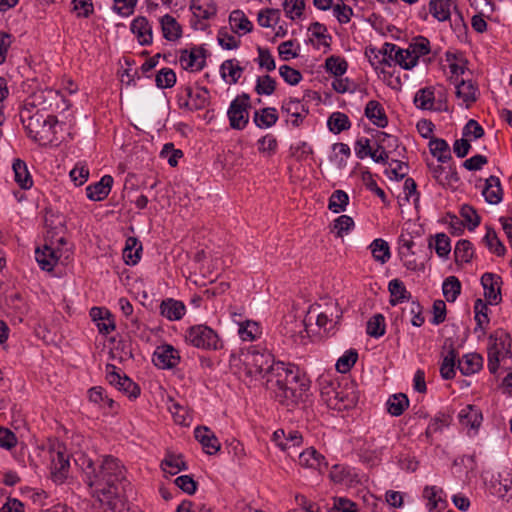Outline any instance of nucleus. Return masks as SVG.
Wrapping results in <instances>:
<instances>
[{
  "label": "nucleus",
  "mask_w": 512,
  "mask_h": 512,
  "mask_svg": "<svg viewBox=\"0 0 512 512\" xmlns=\"http://www.w3.org/2000/svg\"><path fill=\"white\" fill-rule=\"evenodd\" d=\"M46 227L49 229L47 230V239H49L50 243H46L43 247V249L37 248L35 251V258L38 262L41 269L46 271H52L56 263L58 262V259L60 257L59 255V248H54V241L53 239L58 235V229L60 228L61 231H63L64 226L62 222H59V227H51V225L48 223V219H45Z\"/></svg>",
  "instance_id": "obj_7"
},
{
  "label": "nucleus",
  "mask_w": 512,
  "mask_h": 512,
  "mask_svg": "<svg viewBox=\"0 0 512 512\" xmlns=\"http://www.w3.org/2000/svg\"><path fill=\"white\" fill-rule=\"evenodd\" d=\"M242 356L246 375L261 378L271 398L287 410L308 397L311 381L298 366L275 361L269 351L257 347H250Z\"/></svg>",
  "instance_id": "obj_1"
},
{
  "label": "nucleus",
  "mask_w": 512,
  "mask_h": 512,
  "mask_svg": "<svg viewBox=\"0 0 512 512\" xmlns=\"http://www.w3.org/2000/svg\"><path fill=\"white\" fill-rule=\"evenodd\" d=\"M69 468L68 456L62 452L57 451L55 456L52 458V469L53 475L56 479H63L66 477V472Z\"/></svg>",
  "instance_id": "obj_45"
},
{
  "label": "nucleus",
  "mask_w": 512,
  "mask_h": 512,
  "mask_svg": "<svg viewBox=\"0 0 512 512\" xmlns=\"http://www.w3.org/2000/svg\"><path fill=\"white\" fill-rule=\"evenodd\" d=\"M82 466L84 481L92 489V496L100 502L106 501L110 506L111 500L120 495V486L123 491L126 490L125 469L117 458L105 456L96 467L91 459L83 455Z\"/></svg>",
  "instance_id": "obj_2"
},
{
  "label": "nucleus",
  "mask_w": 512,
  "mask_h": 512,
  "mask_svg": "<svg viewBox=\"0 0 512 512\" xmlns=\"http://www.w3.org/2000/svg\"><path fill=\"white\" fill-rule=\"evenodd\" d=\"M478 87L472 81L461 80L456 85V96L463 100L466 108H470L477 101Z\"/></svg>",
  "instance_id": "obj_29"
},
{
  "label": "nucleus",
  "mask_w": 512,
  "mask_h": 512,
  "mask_svg": "<svg viewBox=\"0 0 512 512\" xmlns=\"http://www.w3.org/2000/svg\"><path fill=\"white\" fill-rule=\"evenodd\" d=\"M113 185V177L111 175H104L100 181L86 187V194L88 199L92 201H102L110 193Z\"/></svg>",
  "instance_id": "obj_20"
},
{
  "label": "nucleus",
  "mask_w": 512,
  "mask_h": 512,
  "mask_svg": "<svg viewBox=\"0 0 512 512\" xmlns=\"http://www.w3.org/2000/svg\"><path fill=\"white\" fill-rule=\"evenodd\" d=\"M481 284L484 289V297L490 305H498L502 301L501 277L497 274L486 272L481 276Z\"/></svg>",
  "instance_id": "obj_13"
},
{
  "label": "nucleus",
  "mask_w": 512,
  "mask_h": 512,
  "mask_svg": "<svg viewBox=\"0 0 512 512\" xmlns=\"http://www.w3.org/2000/svg\"><path fill=\"white\" fill-rule=\"evenodd\" d=\"M238 333L242 340L253 341L260 335V328L256 322L246 321L240 324Z\"/></svg>",
  "instance_id": "obj_61"
},
{
  "label": "nucleus",
  "mask_w": 512,
  "mask_h": 512,
  "mask_svg": "<svg viewBox=\"0 0 512 512\" xmlns=\"http://www.w3.org/2000/svg\"><path fill=\"white\" fill-rule=\"evenodd\" d=\"M487 302L483 301L482 299L478 298L474 302V313H475V321H476V327L475 332L480 329L482 331H485L486 327L489 322V308H488Z\"/></svg>",
  "instance_id": "obj_37"
},
{
  "label": "nucleus",
  "mask_w": 512,
  "mask_h": 512,
  "mask_svg": "<svg viewBox=\"0 0 512 512\" xmlns=\"http://www.w3.org/2000/svg\"><path fill=\"white\" fill-rule=\"evenodd\" d=\"M277 83L270 75L258 76L255 85V92L258 95H272L276 90Z\"/></svg>",
  "instance_id": "obj_52"
},
{
  "label": "nucleus",
  "mask_w": 512,
  "mask_h": 512,
  "mask_svg": "<svg viewBox=\"0 0 512 512\" xmlns=\"http://www.w3.org/2000/svg\"><path fill=\"white\" fill-rule=\"evenodd\" d=\"M160 24L163 37L166 40L174 42L181 38L182 27L173 16L165 14L161 17Z\"/></svg>",
  "instance_id": "obj_27"
},
{
  "label": "nucleus",
  "mask_w": 512,
  "mask_h": 512,
  "mask_svg": "<svg viewBox=\"0 0 512 512\" xmlns=\"http://www.w3.org/2000/svg\"><path fill=\"white\" fill-rule=\"evenodd\" d=\"M511 347L512 340L506 331L498 329L490 334L487 349V367L491 374L498 371L501 360L512 357Z\"/></svg>",
  "instance_id": "obj_4"
},
{
  "label": "nucleus",
  "mask_w": 512,
  "mask_h": 512,
  "mask_svg": "<svg viewBox=\"0 0 512 512\" xmlns=\"http://www.w3.org/2000/svg\"><path fill=\"white\" fill-rule=\"evenodd\" d=\"M490 252L502 257L506 253V248L502 241L498 238L496 231L492 227H486V234L483 238Z\"/></svg>",
  "instance_id": "obj_38"
},
{
  "label": "nucleus",
  "mask_w": 512,
  "mask_h": 512,
  "mask_svg": "<svg viewBox=\"0 0 512 512\" xmlns=\"http://www.w3.org/2000/svg\"><path fill=\"white\" fill-rule=\"evenodd\" d=\"M435 251L441 258H446L451 251L450 239L445 233L435 235Z\"/></svg>",
  "instance_id": "obj_64"
},
{
  "label": "nucleus",
  "mask_w": 512,
  "mask_h": 512,
  "mask_svg": "<svg viewBox=\"0 0 512 512\" xmlns=\"http://www.w3.org/2000/svg\"><path fill=\"white\" fill-rule=\"evenodd\" d=\"M423 498L427 500L426 507L431 512L441 511L447 505L442 488L437 486H426L423 489Z\"/></svg>",
  "instance_id": "obj_22"
},
{
  "label": "nucleus",
  "mask_w": 512,
  "mask_h": 512,
  "mask_svg": "<svg viewBox=\"0 0 512 512\" xmlns=\"http://www.w3.org/2000/svg\"><path fill=\"white\" fill-rule=\"evenodd\" d=\"M190 10L197 19L208 20L217 13V6L214 2H201L200 0H191Z\"/></svg>",
  "instance_id": "obj_34"
},
{
  "label": "nucleus",
  "mask_w": 512,
  "mask_h": 512,
  "mask_svg": "<svg viewBox=\"0 0 512 512\" xmlns=\"http://www.w3.org/2000/svg\"><path fill=\"white\" fill-rule=\"evenodd\" d=\"M185 339L192 346L203 350H220L223 348V341L218 334L212 328L203 324L189 327Z\"/></svg>",
  "instance_id": "obj_5"
},
{
  "label": "nucleus",
  "mask_w": 512,
  "mask_h": 512,
  "mask_svg": "<svg viewBox=\"0 0 512 512\" xmlns=\"http://www.w3.org/2000/svg\"><path fill=\"white\" fill-rule=\"evenodd\" d=\"M208 50L203 46L194 45L181 51L179 62L183 69L201 71L206 66Z\"/></svg>",
  "instance_id": "obj_10"
},
{
  "label": "nucleus",
  "mask_w": 512,
  "mask_h": 512,
  "mask_svg": "<svg viewBox=\"0 0 512 512\" xmlns=\"http://www.w3.org/2000/svg\"><path fill=\"white\" fill-rule=\"evenodd\" d=\"M460 215L464 219L470 231H473L476 227H478L481 222V217L478 215L476 209L471 205H462L460 209Z\"/></svg>",
  "instance_id": "obj_53"
},
{
  "label": "nucleus",
  "mask_w": 512,
  "mask_h": 512,
  "mask_svg": "<svg viewBox=\"0 0 512 512\" xmlns=\"http://www.w3.org/2000/svg\"><path fill=\"white\" fill-rule=\"evenodd\" d=\"M20 120L27 135L42 145L51 144L55 140L58 119L54 115H46L33 103L26 102L20 111Z\"/></svg>",
  "instance_id": "obj_3"
},
{
  "label": "nucleus",
  "mask_w": 512,
  "mask_h": 512,
  "mask_svg": "<svg viewBox=\"0 0 512 512\" xmlns=\"http://www.w3.org/2000/svg\"><path fill=\"white\" fill-rule=\"evenodd\" d=\"M326 71L335 77H341L348 69L347 61L340 57L332 55L325 60Z\"/></svg>",
  "instance_id": "obj_44"
},
{
  "label": "nucleus",
  "mask_w": 512,
  "mask_h": 512,
  "mask_svg": "<svg viewBox=\"0 0 512 512\" xmlns=\"http://www.w3.org/2000/svg\"><path fill=\"white\" fill-rule=\"evenodd\" d=\"M283 8L286 17H288L291 20L299 19L303 15V11L305 9V1L285 0L283 3Z\"/></svg>",
  "instance_id": "obj_55"
},
{
  "label": "nucleus",
  "mask_w": 512,
  "mask_h": 512,
  "mask_svg": "<svg viewBox=\"0 0 512 512\" xmlns=\"http://www.w3.org/2000/svg\"><path fill=\"white\" fill-rule=\"evenodd\" d=\"M280 20V10L274 8L262 9L258 13L257 21L261 27L269 28Z\"/></svg>",
  "instance_id": "obj_50"
},
{
  "label": "nucleus",
  "mask_w": 512,
  "mask_h": 512,
  "mask_svg": "<svg viewBox=\"0 0 512 512\" xmlns=\"http://www.w3.org/2000/svg\"><path fill=\"white\" fill-rule=\"evenodd\" d=\"M281 109L283 112L293 117L291 123L294 127H299L309 114L308 107L302 104L299 99L292 97L283 101Z\"/></svg>",
  "instance_id": "obj_17"
},
{
  "label": "nucleus",
  "mask_w": 512,
  "mask_h": 512,
  "mask_svg": "<svg viewBox=\"0 0 512 512\" xmlns=\"http://www.w3.org/2000/svg\"><path fill=\"white\" fill-rule=\"evenodd\" d=\"M186 307L182 301L173 298L162 300L160 314L169 321H178L185 315Z\"/></svg>",
  "instance_id": "obj_21"
},
{
  "label": "nucleus",
  "mask_w": 512,
  "mask_h": 512,
  "mask_svg": "<svg viewBox=\"0 0 512 512\" xmlns=\"http://www.w3.org/2000/svg\"><path fill=\"white\" fill-rule=\"evenodd\" d=\"M358 359V352L356 349H349L346 351L336 362V369L340 373L349 372L355 365Z\"/></svg>",
  "instance_id": "obj_51"
},
{
  "label": "nucleus",
  "mask_w": 512,
  "mask_h": 512,
  "mask_svg": "<svg viewBox=\"0 0 512 512\" xmlns=\"http://www.w3.org/2000/svg\"><path fill=\"white\" fill-rule=\"evenodd\" d=\"M89 400L101 406H108L113 408L115 402L105 394V390L101 386H95L88 390Z\"/></svg>",
  "instance_id": "obj_57"
},
{
  "label": "nucleus",
  "mask_w": 512,
  "mask_h": 512,
  "mask_svg": "<svg viewBox=\"0 0 512 512\" xmlns=\"http://www.w3.org/2000/svg\"><path fill=\"white\" fill-rule=\"evenodd\" d=\"M195 439L202 445L206 454L214 455L221 447L216 435L206 426H198L194 430Z\"/></svg>",
  "instance_id": "obj_16"
},
{
  "label": "nucleus",
  "mask_w": 512,
  "mask_h": 512,
  "mask_svg": "<svg viewBox=\"0 0 512 512\" xmlns=\"http://www.w3.org/2000/svg\"><path fill=\"white\" fill-rule=\"evenodd\" d=\"M451 418L445 413H438L428 424L425 435L427 438L432 437L434 434L441 432L444 427L450 425Z\"/></svg>",
  "instance_id": "obj_49"
},
{
  "label": "nucleus",
  "mask_w": 512,
  "mask_h": 512,
  "mask_svg": "<svg viewBox=\"0 0 512 512\" xmlns=\"http://www.w3.org/2000/svg\"><path fill=\"white\" fill-rule=\"evenodd\" d=\"M458 357V352L454 348L453 344L447 352V355L443 358L440 366V375L445 380H451L455 377V364Z\"/></svg>",
  "instance_id": "obj_35"
},
{
  "label": "nucleus",
  "mask_w": 512,
  "mask_h": 512,
  "mask_svg": "<svg viewBox=\"0 0 512 512\" xmlns=\"http://www.w3.org/2000/svg\"><path fill=\"white\" fill-rule=\"evenodd\" d=\"M455 261L468 263L473 257V247L469 240H459L454 249Z\"/></svg>",
  "instance_id": "obj_48"
},
{
  "label": "nucleus",
  "mask_w": 512,
  "mask_h": 512,
  "mask_svg": "<svg viewBox=\"0 0 512 512\" xmlns=\"http://www.w3.org/2000/svg\"><path fill=\"white\" fill-rule=\"evenodd\" d=\"M299 465L305 468L321 470L327 467L325 457L320 454L314 447H309L299 454Z\"/></svg>",
  "instance_id": "obj_23"
},
{
  "label": "nucleus",
  "mask_w": 512,
  "mask_h": 512,
  "mask_svg": "<svg viewBox=\"0 0 512 512\" xmlns=\"http://www.w3.org/2000/svg\"><path fill=\"white\" fill-rule=\"evenodd\" d=\"M434 99V92L430 88H422L416 93L414 103L420 109L429 110L433 106Z\"/></svg>",
  "instance_id": "obj_58"
},
{
  "label": "nucleus",
  "mask_w": 512,
  "mask_h": 512,
  "mask_svg": "<svg viewBox=\"0 0 512 512\" xmlns=\"http://www.w3.org/2000/svg\"><path fill=\"white\" fill-rule=\"evenodd\" d=\"M385 331V317L382 314H375L368 320L366 332L369 336L379 338L385 334Z\"/></svg>",
  "instance_id": "obj_46"
},
{
  "label": "nucleus",
  "mask_w": 512,
  "mask_h": 512,
  "mask_svg": "<svg viewBox=\"0 0 512 512\" xmlns=\"http://www.w3.org/2000/svg\"><path fill=\"white\" fill-rule=\"evenodd\" d=\"M430 13L438 21H446L450 19V0H430Z\"/></svg>",
  "instance_id": "obj_41"
},
{
  "label": "nucleus",
  "mask_w": 512,
  "mask_h": 512,
  "mask_svg": "<svg viewBox=\"0 0 512 512\" xmlns=\"http://www.w3.org/2000/svg\"><path fill=\"white\" fill-rule=\"evenodd\" d=\"M332 394L327 398V404L332 409L339 411L353 408L359 400V393L352 381L338 383L337 387L332 389Z\"/></svg>",
  "instance_id": "obj_8"
},
{
  "label": "nucleus",
  "mask_w": 512,
  "mask_h": 512,
  "mask_svg": "<svg viewBox=\"0 0 512 512\" xmlns=\"http://www.w3.org/2000/svg\"><path fill=\"white\" fill-rule=\"evenodd\" d=\"M12 169L14 171V180L22 189H30L33 186L32 177L28 171L26 163L17 158L14 160Z\"/></svg>",
  "instance_id": "obj_31"
},
{
  "label": "nucleus",
  "mask_w": 512,
  "mask_h": 512,
  "mask_svg": "<svg viewBox=\"0 0 512 512\" xmlns=\"http://www.w3.org/2000/svg\"><path fill=\"white\" fill-rule=\"evenodd\" d=\"M180 359L179 351L170 344L158 346L152 356L153 364L160 369H172Z\"/></svg>",
  "instance_id": "obj_12"
},
{
  "label": "nucleus",
  "mask_w": 512,
  "mask_h": 512,
  "mask_svg": "<svg viewBox=\"0 0 512 512\" xmlns=\"http://www.w3.org/2000/svg\"><path fill=\"white\" fill-rule=\"evenodd\" d=\"M443 295L448 302H454L461 292V283L455 276H449L443 282Z\"/></svg>",
  "instance_id": "obj_47"
},
{
  "label": "nucleus",
  "mask_w": 512,
  "mask_h": 512,
  "mask_svg": "<svg viewBox=\"0 0 512 512\" xmlns=\"http://www.w3.org/2000/svg\"><path fill=\"white\" fill-rule=\"evenodd\" d=\"M229 22L233 30H240L249 33L253 29L252 22L241 10H234L229 16Z\"/></svg>",
  "instance_id": "obj_43"
},
{
  "label": "nucleus",
  "mask_w": 512,
  "mask_h": 512,
  "mask_svg": "<svg viewBox=\"0 0 512 512\" xmlns=\"http://www.w3.org/2000/svg\"><path fill=\"white\" fill-rule=\"evenodd\" d=\"M131 31L137 37L140 45H150L153 41L152 25L144 16H138L131 22Z\"/></svg>",
  "instance_id": "obj_18"
},
{
  "label": "nucleus",
  "mask_w": 512,
  "mask_h": 512,
  "mask_svg": "<svg viewBox=\"0 0 512 512\" xmlns=\"http://www.w3.org/2000/svg\"><path fill=\"white\" fill-rule=\"evenodd\" d=\"M377 150H381L379 155L370 153V157L376 163L386 164L389 159L391 150H395L399 146V140L396 136L390 135L386 132L378 131L375 135Z\"/></svg>",
  "instance_id": "obj_14"
},
{
  "label": "nucleus",
  "mask_w": 512,
  "mask_h": 512,
  "mask_svg": "<svg viewBox=\"0 0 512 512\" xmlns=\"http://www.w3.org/2000/svg\"><path fill=\"white\" fill-rule=\"evenodd\" d=\"M400 259L403 262V265L411 271H422L425 266L423 261H419L416 258L415 252L413 249L411 250H399Z\"/></svg>",
  "instance_id": "obj_54"
},
{
  "label": "nucleus",
  "mask_w": 512,
  "mask_h": 512,
  "mask_svg": "<svg viewBox=\"0 0 512 512\" xmlns=\"http://www.w3.org/2000/svg\"><path fill=\"white\" fill-rule=\"evenodd\" d=\"M251 108L250 95L242 93L238 95L230 104L227 115L230 126L233 129L242 130L249 122V109Z\"/></svg>",
  "instance_id": "obj_9"
},
{
  "label": "nucleus",
  "mask_w": 512,
  "mask_h": 512,
  "mask_svg": "<svg viewBox=\"0 0 512 512\" xmlns=\"http://www.w3.org/2000/svg\"><path fill=\"white\" fill-rule=\"evenodd\" d=\"M410 48H412V53H414L413 57H416L417 64L419 57L430 53V41L423 36H418L410 44Z\"/></svg>",
  "instance_id": "obj_62"
},
{
  "label": "nucleus",
  "mask_w": 512,
  "mask_h": 512,
  "mask_svg": "<svg viewBox=\"0 0 512 512\" xmlns=\"http://www.w3.org/2000/svg\"><path fill=\"white\" fill-rule=\"evenodd\" d=\"M430 153L437 158V161L446 164L452 160L450 147L446 140L441 138H431L429 141Z\"/></svg>",
  "instance_id": "obj_30"
},
{
  "label": "nucleus",
  "mask_w": 512,
  "mask_h": 512,
  "mask_svg": "<svg viewBox=\"0 0 512 512\" xmlns=\"http://www.w3.org/2000/svg\"><path fill=\"white\" fill-rule=\"evenodd\" d=\"M327 125L329 130L334 134H339L351 127L348 116L342 112H333L328 118Z\"/></svg>",
  "instance_id": "obj_40"
},
{
  "label": "nucleus",
  "mask_w": 512,
  "mask_h": 512,
  "mask_svg": "<svg viewBox=\"0 0 512 512\" xmlns=\"http://www.w3.org/2000/svg\"><path fill=\"white\" fill-rule=\"evenodd\" d=\"M482 367L483 357L478 353L466 354L457 362V368L465 376H469L480 371Z\"/></svg>",
  "instance_id": "obj_24"
},
{
  "label": "nucleus",
  "mask_w": 512,
  "mask_h": 512,
  "mask_svg": "<svg viewBox=\"0 0 512 512\" xmlns=\"http://www.w3.org/2000/svg\"><path fill=\"white\" fill-rule=\"evenodd\" d=\"M158 88H171L176 83V74L171 68H162L155 77Z\"/></svg>",
  "instance_id": "obj_60"
},
{
  "label": "nucleus",
  "mask_w": 512,
  "mask_h": 512,
  "mask_svg": "<svg viewBox=\"0 0 512 512\" xmlns=\"http://www.w3.org/2000/svg\"><path fill=\"white\" fill-rule=\"evenodd\" d=\"M349 197L343 190H336L332 193L329 199L328 207L334 213L344 211L348 205Z\"/></svg>",
  "instance_id": "obj_56"
},
{
  "label": "nucleus",
  "mask_w": 512,
  "mask_h": 512,
  "mask_svg": "<svg viewBox=\"0 0 512 512\" xmlns=\"http://www.w3.org/2000/svg\"><path fill=\"white\" fill-rule=\"evenodd\" d=\"M243 68L239 66L238 61L235 59L225 60L220 66V73L223 79H226L227 75L230 77V83L235 84L238 82Z\"/></svg>",
  "instance_id": "obj_39"
},
{
  "label": "nucleus",
  "mask_w": 512,
  "mask_h": 512,
  "mask_svg": "<svg viewBox=\"0 0 512 512\" xmlns=\"http://www.w3.org/2000/svg\"><path fill=\"white\" fill-rule=\"evenodd\" d=\"M290 153L293 158L301 162L313 154V149L307 142L301 141L290 147Z\"/></svg>",
  "instance_id": "obj_63"
},
{
  "label": "nucleus",
  "mask_w": 512,
  "mask_h": 512,
  "mask_svg": "<svg viewBox=\"0 0 512 512\" xmlns=\"http://www.w3.org/2000/svg\"><path fill=\"white\" fill-rule=\"evenodd\" d=\"M177 99L181 109L197 111L210 104V92L204 86L188 84L179 88Z\"/></svg>",
  "instance_id": "obj_6"
},
{
  "label": "nucleus",
  "mask_w": 512,
  "mask_h": 512,
  "mask_svg": "<svg viewBox=\"0 0 512 512\" xmlns=\"http://www.w3.org/2000/svg\"><path fill=\"white\" fill-rule=\"evenodd\" d=\"M482 195L491 205H497L503 200L504 191L499 177L491 175L485 180Z\"/></svg>",
  "instance_id": "obj_19"
},
{
  "label": "nucleus",
  "mask_w": 512,
  "mask_h": 512,
  "mask_svg": "<svg viewBox=\"0 0 512 512\" xmlns=\"http://www.w3.org/2000/svg\"><path fill=\"white\" fill-rule=\"evenodd\" d=\"M365 116L377 127L384 128L388 125L383 106L376 100H370L365 107Z\"/></svg>",
  "instance_id": "obj_26"
},
{
  "label": "nucleus",
  "mask_w": 512,
  "mask_h": 512,
  "mask_svg": "<svg viewBox=\"0 0 512 512\" xmlns=\"http://www.w3.org/2000/svg\"><path fill=\"white\" fill-rule=\"evenodd\" d=\"M370 249H371L373 258L376 261L384 264L390 259V256H391L390 248H389L388 243L385 240H383L381 238L375 239L371 243Z\"/></svg>",
  "instance_id": "obj_42"
},
{
  "label": "nucleus",
  "mask_w": 512,
  "mask_h": 512,
  "mask_svg": "<svg viewBox=\"0 0 512 512\" xmlns=\"http://www.w3.org/2000/svg\"><path fill=\"white\" fill-rule=\"evenodd\" d=\"M106 379L109 384L123 391L130 398H137L140 395V387L128 376L120 375V373L117 372L116 366L113 364L106 365Z\"/></svg>",
  "instance_id": "obj_11"
},
{
  "label": "nucleus",
  "mask_w": 512,
  "mask_h": 512,
  "mask_svg": "<svg viewBox=\"0 0 512 512\" xmlns=\"http://www.w3.org/2000/svg\"><path fill=\"white\" fill-rule=\"evenodd\" d=\"M388 291L390 293L389 303L391 306H396L404 300H409L411 298V293L407 291L404 283L397 278L389 282Z\"/></svg>",
  "instance_id": "obj_32"
},
{
  "label": "nucleus",
  "mask_w": 512,
  "mask_h": 512,
  "mask_svg": "<svg viewBox=\"0 0 512 512\" xmlns=\"http://www.w3.org/2000/svg\"><path fill=\"white\" fill-rule=\"evenodd\" d=\"M161 468L164 472L175 475L180 471H186L188 469V465L184 461L182 454H175L174 452L167 451L165 458L161 461Z\"/></svg>",
  "instance_id": "obj_28"
},
{
  "label": "nucleus",
  "mask_w": 512,
  "mask_h": 512,
  "mask_svg": "<svg viewBox=\"0 0 512 512\" xmlns=\"http://www.w3.org/2000/svg\"><path fill=\"white\" fill-rule=\"evenodd\" d=\"M427 165L433 178L442 186H453L460 180L456 166L453 163L446 166L442 163H428Z\"/></svg>",
  "instance_id": "obj_15"
},
{
  "label": "nucleus",
  "mask_w": 512,
  "mask_h": 512,
  "mask_svg": "<svg viewBox=\"0 0 512 512\" xmlns=\"http://www.w3.org/2000/svg\"><path fill=\"white\" fill-rule=\"evenodd\" d=\"M458 418L462 426L477 429L481 425L483 416L481 411L474 405H466L459 412Z\"/></svg>",
  "instance_id": "obj_25"
},
{
  "label": "nucleus",
  "mask_w": 512,
  "mask_h": 512,
  "mask_svg": "<svg viewBox=\"0 0 512 512\" xmlns=\"http://www.w3.org/2000/svg\"><path fill=\"white\" fill-rule=\"evenodd\" d=\"M387 411L392 416H400L409 407V399L404 393L391 395L387 400Z\"/></svg>",
  "instance_id": "obj_36"
},
{
  "label": "nucleus",
  "mask_w": 512,
  "mask_h": 512,
  "mask_svg": "<svg viewBox=\"0 0 512 512\" xmlns=\"http://www.w3.org/2000/svg\"><path fill=\"white\" fill-rule=\"evenodd\" d=\"M277 110L274 107H266L254 113L253 121L259 128H270L278 121Z\"/></svg>",
  "instance_id": "obj_33"
},
{
  "label": "nucleus",
  "mask_w": 512,
  "mask_h": 512,
  "mask_svg": "<svg viewBox=\"0 0 512 512\" xmlns=\"http://www.w3.org/2000/svg\"><path fill=\"white\" fill-rule=\"evenodd\" d=\"M353 227V219L348 215H341L334 220L331 232L335 233L336 237H343V235L347 234Z\"/></svg>",
  "instance_id": "obj_59"
}]
</instances>
